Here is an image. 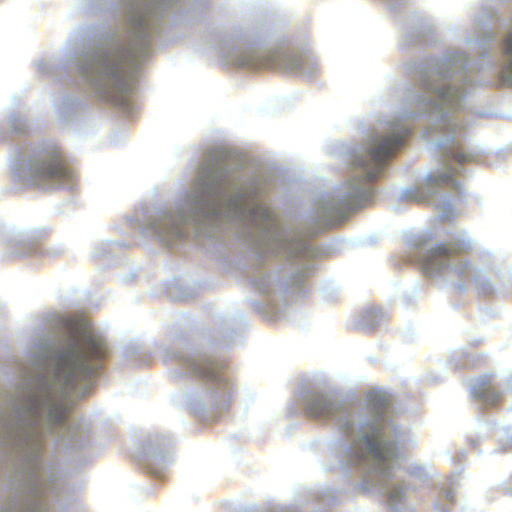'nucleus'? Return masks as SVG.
Returning <instances> with one entry per match:
<instances>
[{
	"mask_svg": "<svg viewBox=\"0 0 512 512\" xmlns=\"http://www.w3.org/2000/svg\"><path fill=\"white\" fill-rule=\"evenodd\" d=\"M429 193H420L417 189H405L402 192V197L411 201H427L429 199Z\"/></svg>",
	"mask_w": 512,
	"mask_h": 512,
	"instance_id": "obj_16",
	"label": "nucleus"
},
{
	"mask_svg": "<svg viewBox=\"0 0 512 512\" xmlns=\"http://www.w3.org/2000/svg\"><path fill=\"white\" fill-rule=\"evenodd\" d=\"M471 393L476 397H482L486 401H495L500 393L493 390L490 386V376H484L477 380V382L471 387Z\"/></svg>",
	"mask_w": 512,
	"mask_h": 512,
	"instance_id": "obj_12",
	"label": "nucleus"
},
{
	"mask_svg": "<svg viewBox=\"0 0 512 512\" xmlns=\"http://www.w3.org/2000/svg\"><path fill=\"white\" fill-rule=\"evenodd\" d=\"M307 409L309 414L321 418L341 416V413L344 415L346 412L345 404L338 396L325 394L313 396Z\"/></svg>",
	"mask_w": 512,
	"mask_h": 512,
	"instance_id": "obj_10",
	"label": "nucleus"
},
{
	"mask_svg": "<svg viewBox=\"0 0 512 512\" xmlns=\"http://www.w3.org/2000/svg\"><path fill=\"white\" fill-rule=\"evenodd\" d=\"M466 269H467V265L465 263L455 264L450 267L451 272H454L459 275L464 273Z\"/></svg>",
	"mask_w": 512,
	"mask_h": 512,
	"instance_id": "obj_19",
	"label": "nucleus"
},
{
	"mask_svg": "<svg viewBox=\"0 0 512 512\" xmlns=\"http://www.w3.org/2000/svg\"><path fill=\"white\" fill-rule=\"evenodd\" d=\"M17 506L12 501L9 500L7 503L0 502V512H17Z\"/></svg>",
	"mask_w": 512,
	"mask_h": 512,
	"instance_id": "obj_18",
	"label": "nucleus"
},
{
	"mask_svg": "<svg viewBox=\"0 0 512 512\" xmlns=\"http://www.w3.org/2000/svg\"><path fill=\"white\" fill-rule=\"evenodd\" d=\"M175 0H127L125 36L107 34L77 59L78 72L100 92L132 91L138 59L148 51L153 18Z\"/></svg>",
	"mask_w": 512,
	"mask_h": 512,
	"instance_id": "obj_2",
	"label": "nucleus"
},
{
	"mask_svg": "<svg viewBox=\"0 0 512 512\" xmlns=\"http://www.w3.org/2000/svg\"><path fill=\"white\" fill-rule=\"evenodd\" d=\"M257 188L247 186L243 181L239 180V177L234 174L232 198L239 199V216L234 217L230 220H243L247 216L252 217L254 220L260 222V230L262 231V237L266 242V245L273 252H276V246L280 249H287L296 251L302 247L301 242H295V235L287 228H284L280 223L273 217L270 209L266 207L262 202L253 201L252 195L256 193Z\"/></svg>",
	"mask_w": 512,
	"mask_h": 512,
	"instance_id": "obj_5",
	"label": "nucleus"
},
{
	"mask_svg": "<svg viewBox=\"0 0 512 512\" xmlns=\"http://www.w3.org/2000/svg\"><path fill=\"white\" fill-rule=\"evenodd\" d=\"M382 488L392 499H401L406 497L407 489L396 483H381Z\"/></svg>",
	"mask_w": 512,
	"mask_h": 512,
	"instance_id": "obj_14",
	"label": "nucleus"
},
{
	"mask_svg": "<svg viewBox=\"0 0 512 512\" xmlns=\"http://www.w3.org/2000/svg\"><path fill=\"white\" fill-rule=\"evenodd\" d=\"M356 453L359 457H370L375 471L382 477L383 482L393 477L392 470L398 459V453L380 425L373 424L367 429L362 427Z\"/></svg>",
	"mask_w": 512,
	"mask_h": 512,
	"instance_id": "obj_6",
	"label": "nucleus"
},
{
	"mask_svg": "<svg viewBox=\"0 0 512 512\" xmlns=\"http://www.w3.org/2000/svg\"><path fill=\"white\" fill-rule=\"evenodd\" d=\"M452 170L450 167H445L441 173L430 174L427 176V181L431 185H436L438 182L446 181L450 178Z\"/></svg>",
	"mask_w": 512,
	"mask_h": 512,
	"instance_id": "obj_15",
	"label": "nucleus"
},
{
	"mask_svg": "<svg viewBox=\"0 0 512 512\" xmlns=\"http://www.w3.org/2000/svg\"><path fill=\"white\" fill-rule=\"evenodd\" d=\"M365 190L358 183H347L332 197L327 195L321 201L318 217L327 221H337L344 218L349 209L363 198Z\"/></svg>",
	"mask_w": 512,
	"mask_h": 512,
	"instance_id": "obj_9",
	"label": "nucleus"
},
{
	"mask_svg": "<svg viewBox=\"0 0 512 512\" xmlns=\"http://www.w3.org/2000/svg\"><path fill=\"white\" fill-rule=\"evenodd\" d=\"M369 397L371 408L377 416L389 405V399L383 391H374Z\"/></svg>",
	"mask_w": 512,
	"mask_h": 512,
	"instance_id": "obj_13",
	"label": "nucleus"
},
{
	"mask_svg": "<svg viewBox=\"0 0 512 512\" xmlns=\"http://www.w3.org/2000/svg\"><path fill=\"white\" fill-rule=\"evenodd\" d=\"M469 61L457 54L444 56L435 68L424 72L422 90L412 101L419 113L434 112L441 123H450V114L462 107L469 80Z\"/></svg>",
	"mask_w": 512,
	"mask_h": 512,
	"instance_id": "obj_4",
	"label": "nucleus"
},
{
	"mask_svg": "<svg viewBox=\"0 0 512 512\" xmlns=\"http://www.w3.org/2000/svg\"><path fill=\"white\" fill-rule=\"evenodd\" d=\"M69 328V336L60 342L44 339L32 350L30 370L0 411V451L27 462L18 480V490L31 496L23 512H46L36 495L46 482L37 461L41 442L46 435L61 445L76 440L78 426L67 419L61 398L86 394L83 379L95 370L88 358L105 349L103 339L87 324L71 323Z\"/></svg>",
	"mask_w": 512,
	"mask_h": 512,
	"instance_id": "obj_1",
	"label": "nucleus"
},
{
	"mask_svg": "<svg viewBox=\"0 0 512 512\" xmlns=\"http://www.w3.org/2000/svg\"><path fill=\"white\" fill-rule=\"evenodd\" d=\"M470 246V242L464 237L462 241L457 240L450 244H439L426 255L424 259L425 268L430 270L431 273L441 270L442 266L450 260L453 251H463L465 249H469Z\"/></svg>",
	"mask_w": 512,
	"mask_h": 512,
	"instance_id": "obj_11",
	"label": "nucleus"
},
{
	"mask_svg": "<svg viewBox=\"0 0 512 512\" xmlns=\"http://www.w3.org/2000/svg\"><path fill=\"white\" fill-rule=\"evenodd\" d=\"M29 178L32 183L60 185L69 177L70 173L63 165L59 151L55 148H49L30 163L28 168Z\"/></svg>",
	"mask_w": 512,
	"mask_h": 512,
	"instance_id": "obj_8",
	"label": "nucleus"
},
{
	"mask_svg": "<svg viewBox=\"0 0 512 512\" xmlns=\"http://www.w3.org/2000/svg\"><path fill=\"white\" fill-rule=\"evenodd\" d=\"M467 158L465 156H459V161H465Z\"/></svg>",
	"mask_w": 512,
	"mask_h": 512,
	"instance_id": "obj_21",
	"label": "nucleus"
},
{
	"mask_svg": "<svg viewBox=\"0 0 512 512\" xmlns=\"http://www.w3.org/2000/svg\"><path fill=\"white\" fill-rule=\"evenodd\" d=\"M226 158L221 149L211 150L183 204L176 211L155 210L144 229L171 244L181 239L185 224L212 233L216 222H230L238 217L239 199L232 198L234 173L225 169Z\"/></svg>",
	"mask_w": 512,
	"mask_h": 512,
	"instance_id": "obj_3",
	"label": "nucleus"
},
{
	"mask_svg": "<svg viewBox=\"0 0 512 512\" xmlns=\"http://www.w3.org/2000/svg\"><path fill=\"white\" fill-rule=\"evenodd\" d=\"M383 134H375L369 147L356 154L355 166L364 169L365 176L372 179L376 176L380 163L386 159L394 148L399 146L406 134V128L398 122L390 124L382 130Z\"/></svg>",
	"mask_w": 512,
	"mask_h": 512,
	"instance_id": "obj_7",
	"label": "nucleus"
},
{
	"mask_svg": "<svg viewBox=\"0 0 512 512\" xmlns=\"http://www.w3.org/2000/svg\"><path fill=\"white\" fill-rule=\"evenodd\" d=\"M285 67L288 69H296L298 68V62L295 59H287V64Z\"/></svg>",
	"mask_w": 512,
	"mask_h": 512,
	"instance_id": "obj_20",
	"label": "nucleus"
},
{
	"mask_svg": "<svg viewBox=\"0 0 512 512\" xmlns=\"http://www.w3.org/2000/svg\"><path fill=\"white\" fill-rule=\"evenodd\" d=\"M192 371L194 373L206 376V377H213L214 372L212 370V365L208 362H200L196 363L192 366Z\"/></svg>",
	"mask_w": 512,
	"mask_h": 512,
	"instance_id": "obj_17",
	"label": "nucleus"
}]
</instances>
